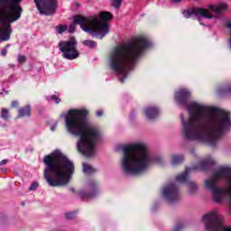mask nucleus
<instances>
[{
    "label": "nucleus",
    "mask_w": 231,
    "mask_h": 231,
    "mask_svg": "<svg viewBox=\"0 0 231 231\" xmlns=\"http://www.w3.org/2000/svg\"><path fill=\"white\" fill-rule=\"evenodd\" d=\"M174 98L188 111V118L180 114L181 134L185 140L202 142L209 147H216L219 140L230 132L229 112L196 101L189 103L190 91L187 88L175 92Z\"/></svg>",
    "instance_id": "1"
},
{
    "label": "nucleus",
    "mask_w": 231,
    "mask_h": 231,
    "mask_svg": "<svg viewBox=\"0 0 231 231\" xmlns=\"http://www.w3.org/2000/svg\"><path fill=\"white\" fill-rule=\"evenodd\" d=\"M88 115V109H69L65 116V129L72 136H79L76 143L79 152L93 158L97 155V143L102 140V132L89 122Z\"/></svg>",
    "instance_id": "2"
},
{
    "label": "nucleus",
    "mask_w": 231,
    "mask_h": 231,
    "mask_svg": "<svg viewBox=\"0 0 231 231\" xmlns=\"http://www.w3.org/2000/svg\"><path fill=\"white\" fill-rule=\"evenodd\" d=\"M152 43L146 37H138L134 42L116 47L108 56V68L118 77L119 82L124 84L129 73L134 69V66L140 56L145 50H149Z\"/></svg>",
    "instance_id": "3"
},
{
    "label": "nucleus",
    "mask_w": 231,
    "mask_h": 231,
    "mask_svg": "<svg viewBox=\"0 0 231 231\" xmlns=\"http://www.w3.org/2000/svg\"><path fill=\"white\" fill-rule=\"evenodd\" d=\"M123 152L120 160L121 170L127 176H142L147 172L152 162L163 163L162 156L152 157L147 145L143 143H134L119 146Z\"/></svg>",
    "instance_id": "4"
},
{
    "label": "nucleus",
    "mask_w": 231,
    "mask_h": 231,
    "mask_svg": "<svg viewBox=\"0 0 231 231\" xmlns=\"http://www.w3.org/2000/svg\"><path fill=\"white\" fill-rule=\"evenodd\" d=\"M42 162L45 165L43 176L50 187H64L75 174V163L60 150L45 155Z\"/></svg>",
    "instance_id": "5"
},
{
    "label": "nucleus",
    "mask_w": 231,
    "mask_h": 231,
    "mask_svg": "<svg viewBox=\"0 0 231 231\" xmlns=\"http://www.w3.org/2000/svg\"><path fill=\"white\" fill-rule=\"evenodd\" d=\"M113 19V14L109 12H101L94 16H74V23L69 26V33H73L77 28V24L80 26L83 32L89 33L97 39H102L109 33L108 21Z\"/></svg>",
    "instance_id": "6"
},
{
    "label": "nucleus",
    "mask_w": 231,
    "mask_h": 231,
    "mask_svg": "<svg viewBox=\"0 0 231 231\" xmlns=\"http://www.w3.org/2000/svg\"><path fill=\"white\" fill-rule=\"evenodd\" d=\"M23 0H0V42L10 41L12 23L19 21L23 7L19 5Z\"/></svg>",
    "instance_id": "7"
},
{
    "label": "nucleus",
    "mask_w": 231,
    "mask_h": 231,
    "mask_svg": "<svg viewBox=\"0 0 231 231\" xmlns=\"http://www.w3.org/2000/svg\"><path fill=\"white\" fill-rule=\"evenodd\" d=\"M207 231H231L230 226H223V217L217 210L207 213L202 217Z\"/></svg>",
    "instance_id": "8"
},
{
    "label": "nucleus",
    "mask_w": 231,
    "mask_h": 231,
    "mask_svg": "<svg viewBox=\"0 0 231 231\" xmlns=\"http://www.w3.org/2000/svg\"><path fill=\"white\" fill-rule=\"evenodd\" d=\"M79 42L75 38H70L69 41L60 42L59 48L62 53V57L67 60H75L80 57V52L77 50Z\"/></svg>",
    "instance_id": "9"
},
{
    "label": "nucleus",
    "mask_w": 231,
    "mask_h": 231,
    "mask_svg": "<svg viewBox=\"0 0 231 231\" xmlns=\"http://www.w3.org/2000/svg\"><path fill=\"white\" fill-rule=\"evenodd\" d=\"M100 192V182L95 179H90L86 182L84 188L78 191V196L82 201H88V199H93L97 198Z\"/></svg>",
    "instance_id": "10"
},
{
    "label": "nucleus",
    "mask_w": 231,
    "mask_h": 231,
    "mask_svg": "<svg viewBox=\"0 0 231 231\" xmlns=\"http://www.w3.org/2000/svg\"><path fill=\"white\" fill-rule=\"evenodd\" d=\"M180 196V189L174 182H170L162 189V198H163L165 201H168V203H178Z\"/></svg>",
    "instance_id": "11"
},
{
    "label": "nucleus",
    "mask_w": 231,
    "mask_h": 231,
    "mask_svg": "<svg viewBox=\"0 0 231 231\" xmlns=\"http://www.w3.org/2000/svg\"><path fill=\"white\" fill-rule=\"evenodd\" d=\"M198 171V166L186 168L185 171L180 173L176 177V181L178 183H186L189 188V194H194L198 190V184L196 182L189 180V175L190 172H196Z\"/></svg>",
    "instance_id": "12"
},
{
    "label": "nucleus",
    "mask_w": 231,
    "mask_h": 231,
    "mask_svg": "<svg viewBox=\"0 0 231 231\" xmlns=\"http://www.w3.org/2000/svg\"><path fill=\"white\" fill-rule=\"evenodd\" d=\"M57 0H34L41 15H53L57 12Z\"/></svg>",
    "instance_id": "13"
},
{
    "label": "nucleus",
    "mask_w": 231,
    "mask_h": 231,
    "mask_svg": "<svg viewBox=\"0 0 231 231\" xmlns=\"http://www.w3.org/2000/svg\"><path fill=\"white\" fill-rule=\"evenodd\" d=\"M182 15L186 19H190L191 17H199V23L201 25H203V23H201V17H203V19H212L214 17L208 13L207 9L198 7L183 10Z\"/></svg>",
    "instance_id": "14"
},
{
    "label": "nucleus",
    "mask_w": 231,
    "mask_h": 231,
    "mask_svg": "<svg viewBox=\"0 0 231 231\" xmlns=\"http://www.w3.org/2000/svg\"><path fill=\"white\" fill-rule=\"evenodd\" d=\"M144 115L148 120H155L160 115V108L156 106H148L144 108Z\"/></svg>",
    "instance_id": "15"
},
{
    "label": "nucleus",
    "mask_w": 231,
    "mask_h": 231,
    "mask_svg": "<svg viewBox=\"0 0 231 231\" xmlns=\"http://www.w3.org/2000/svg\"><path fill=\"white\" fill-rule=\"evenodd\" d=\"M228 5L226 3H220L218 5H209V10H212L217 15H221L224 12H226Z\"/></svg>",
    "instance_id": "16"
},
{
    "label": "nucleus",
    "mask_w": 231,
    "mask_h": 231,
    "mask_svg": "<svg viewBox=\"0 0 231 231\" xmlns=\"http://www.w3.org/2000/svg\"><path fill=\"white\" fill-rule=\"evenodd\" d=\"M31 115L32 106L30 105L18 109V118H24V116H30Z\"/></svg>",
    "instance_id": "17"
},
{
    "label": "nucleus",
    "mask_w": 231,
    "mask_h": 231,
    "mask_svg": "<svg viewBox=\"0 0 231 231\" xmlns=\"http://www.w3.org/2000/svg\"><path fill=\"white\" fill-rule=\"evenodd\" d=\"M218 95H225L226 97H231V83H226L223 87L217 89Z\"/></svg>",
    "instance_id": "18"
},
{
    "label": "nucleus",
    "mask_w": 231,
    "mask_h": 231,
    "mask_svg": "<svg viewBox=\"0 0 231 231\" xmlns=\"http://www.w3.org/2000/svg\"><path fill=\"white\" fill-rule=\"evenodd\" d=\"M185 162V156L182 154H173L171 155V165H180Z\"/></svg>",
    "instance_id": "19"
},
{
    "label": "nucleus",
    "mask_w": 231,
    "mask_h": 231,
    "mask_svg": "<svg viewBox=\"0 0 231 231\" xmlns=\"http://www.w3.org/2000/svg\"><path fill=\"white\" fill-rule=\"evenodd\" d=\"M214 164V161L210 159L203 160L199 162V168L201 171H208L210 169V166Z\"/></svg>",
    "instance_id": "20"
},
{
    "label": "nucleus",
    "mask_w": 231,
    "mask_h": 231,
    "mask_svg": "<svg viewBox=\"0 0 231 231\" xmlns=\"http://www.w3.org/2000/svg\"><path fill=\"white\" fill-rule=\"evenodd\" d=\"M82 167H83V172L85 174H95V172H97V169H95L93 166L86 162L82 163Z\"/></svg>",
    "instance_id": "21"
},
{
    "label": "nucleus",
    "mask_w": 231,
    "mask_h": 231,
    "mask_svg": "<svg viewBox=\"0 0 231 231\" xmlns=\"http://www.w3.org/2000/svg\"><path fill=\"white\" fill-rule=\"evenodd\" d=\"M0 118H2V120H5V122H8V120H10V112L7 108L1 109Z\"/></svg>",
    "instance_id": "22"
},
{
    "label": "nucleus",
    "mask_w": 231,
    "mask_h": 231,
    "mask_svg": "<svg viewBox=\"0 0 231 231\" xmlns=\"http://www.w3.org/2000/svg\"><path fill=\"white\" fill-rule=\"evenodd\" d=\"M49 102H55V104H60V98H59V96L52 95L46 97Z\"/></svg>",
    "instance_id": "23"
},
{
    "label": "nucleus",
    "mask_w": 231,
    "mask_h": 231,
    "mask_svg": "<svg viewBox=\"0 0 231 231\" xmlns=\"http://www.w3.org/2000/svg\"><path fill=\"white\" fill-rule=\"evenodd\" d=\"M183 228H185V223L184 222H179L177 223L171 231H183Z\"/></svg>",
    "instance_id": "24"
},
{
    "label": "nucleus",
    "mask_w": 231,
    "mask_h": 231,
    "mask_svg": "<svg viewBox=\"0 0 231 231\" xmlns=\"http://www.w3.org/2000/svg\"><path fill=\"white\" fill-rule=\"evenodd\" d=\"M84 46H87L88 48H96L97 47V42L92 40H87L83 42Z\"/></svg>",
    "instance_id": "25"
},
{
    "label": "nucleus",
    "mask_w": 231,
    "mask_h": 231,
    "mask_svg": "<svg viewBox=\"0 0 231 231\" xmlns=\"http://www.w3.org/2000/svg\"><path fill=\"white\" fill-rule=\"evenodd\" d=\"M55 30L58 33L62 34V33H64V32H66V30H68V26L67 25H58L55 27Z\"/></svg>",
    "instance_id": "26"
},
{
    "label": "nucleus",
    "mask_w": 231,
    "mask_h": 231,
    "mask_svg": "<svg viewBox=\"0 0 231 231\" xmlns=\"http://www.w3.org/2000/svg\"><path fill=\"white\" fill-rule=\"evenodd\" d=\"M112 6L118 10L122 6V0H112Z\"/></svg>",
    "instance_id": "27"
},
{
    "label": "nucleus",
    "mask_w": 231,
    "mask_h": 231,
    "mask_svg": "<svg viewBox=\"0 0 231 231\" xmlns=\"http://www.w3.org/2000/svg\"><path fill=\"white\" fill-rule=\"evenodd\" d=\"M65 217L66 219H69V220L75 219V213L73 212L65 213Z\"/></svg>",
    "instance_id": "28"
},
{
    "label": "nucleus",
    "mask_w": 231,
    "mask_h": 231,
    "mask_svg": "<svg viewBox=\"0 0 231 231\" xmlns=\"http://www.w3.org/2000/svg\"><path fill=\"white\" fill-rule=\"evenodd\" d=\"M39 189V183L38 182H32L31 186L29 187V190H37Z\"/></svg>",
    "instance_id": "29"
},
{
    "label": "nucleus",
    "mask_w": 231,
    "mask_h": 231,
    "mask_svg": "<svg viewBox=\"0 0 231 231\" xmlns=\"http://www.w3.org/2000/svg\"><path fill=\"white\" fill-rule=\"evenodd\" d=\"M159 208H160V202L155 201L152 206V212H156V210H158Z\"/></svg>",
    "instance_id": "30"
},
{
    "label": "nucleus",
    "mask_w": 231,
    "mask_h": 231,
    "mask_svg": "<svg viewBox=\"0 0 231 231\" xmlns=\"http://www.w3.org/2000/svg\"><path fill=\"white\" fill-rule=\"evenodd\" d=\"M18 62H20V64H24V62H26V57L23 55H18Z\"/></svg>",
    "instance_id": "31"
},
{
    "label": "nucleus",
    "mask_w": 231,
    "mask_h": 231,
    "mask_svg": "<svg viewBox=\"0 0 231 231\" xmlns=\"http://www.w3.org/2000/svg\"><path fill=\"white\" fill-rule=\"evenodd\" d=\"M11 107L14 109L15 107H19V101L14 100L11 102Z\"/></svg>",
    "instance_id": "32"
},
{
    "label": "nucleus",
    "mask_w": 231,
    "mask_h": 231,
    "mask_svg": "<svg viewBox=\"0 0 231 231\" xmlns=\"http://www.w3.org/2000/svg\"><path fill=\"white\" fill-rule=\"evenodd\" d=\"M6 53H7L6 49H3V50L1 51V55H2V57H6Z\"/></svg>",
    "instance_id": "33"
},
{
    "label": "nucleus",
    "mask_w": 231,
    "mask_h": 231,
    "mask_svg": "<svg viewBox=\"0 0 231 231\" xmlns=\"http://www.w3.org/2000/svg\"><path fill=\"white\" fill-rule=\"evenodd\" d=\"M58 122H55L54 125L51 127V131H55L57 129Z\"/></svg>",
    "instance_id": "34"
},
{
    "label": "nucleus",
    "mask_w": 231,
    "mask_h": 231,
    "mask_svg": "<svg viewBox=\"0 0 231 231\" xmlns=\"http://www.w3.org/2000/svg\"><path fill=\"white\" fill-rule=\"evenodd\" d=\"M6 163H8V160L4 159L3 161L0 162V166L6 165Z\"/></svg>",
    "instance_id": "35"
},
{
    "label": "nucleus",
    "mask_w": 231,
    "mask_h": 231,
    "mask_svg": "<svg viewBox=\"0 0 231 231\" xmlns=\"http://www.w3.org/2000/svg\"><path fill=\"white\" fill-rule=\"evenodd\" d=\"M102 115H104V111L98 110V111L97 112V116H102Z\"/></svg>",
    "instance_id": "36"
},
{
    "label": "nucleus",
    "mask_w": 231,
    "mask_h": 231,
    "mask_svg": "<svg viewBox=\"0 0 231 231\" xmlns=\"http://www.w3.org/2000/svg\"><path fill=\"white\" fill-rule=\"evenodd\" d=\"M182 0H170V3H173L176 5V3H181Z\"/></svg>",
    "instance_id": "37"
},
{
    "label": "nucleus",
    "mask_w": 231,
    "mask_h": 231,
    "mask_svg": "<svg viewBox=\"0 0 231 231\" xmlns=\"http://www.w3.org/2000/svg\"><path fill=\"white\" fill-rule=\"evenodd\" d=\"M8 67L12 69V68H15V65H14V64L10 63V64L8 65Z\"/></svg>",
    "instance_id": "38"
},
{
    "label": "nucleus",
    "mask_w": 231,
    "mask_h": 231,
    "mask_svg": "<svg viewBox=\"0 0 231 231\" xmlns=\"http://www.w3.org/2000/svg\"><path fill=\"white\" fill-rule=\"evenodd\" d=\"M70 192H72L73 194H75V192H76L75 188H70Z\"/></svg>",
    "instance_id": "39"
},
{
    "label": "nucleus",
    "mask_w": 231,
    "mask_h": 231,
    "mask_svg": "<svg viewBox=\"0 0 231 231\" xmlns=\"http://www.w3.org/2000/svg\"><path fill=\"white\" fill-rule=\"evenodd\" d=\"M8 48H10V44H6L4 50H8Z\"/></svg>",
    "instance_id": "40"
},
{
    "label": "nucleus",
    "mask_w": 231,
    "mask_h": 231,
    "mask_svg": "<svg viewBox=\"0 0 231 231\" xmlns=\"http://www.w3.org/2000/svg\"><path fill=\"white\" fill-rule=\"evenodd\" d=\"M3 92L5 93V95H8V91L6 89H3Z\"/></svg>",
    "instance_id": "41"
},
{
    "label": "nucleus",
    "mask_w": 231,
    "mask_h": 231,
    "mask_svg": "<svg viewBox=\"0 0 231 231\" xmlns=\"http://www.w3.org/2000/svg\"><path fill=\"white\" fill-rule=\"evenodd\" d=\"M190 153H191V154H194V150H191V151H190Z\"/></svg>",
    "instance_id": "42"
},
{
    "label": "nucleus",
    "mask_w": 231,
    "mask_h": 231,
    "mask_svg": "<svg viewBox=\"0 0 231 231\" xmlns=\"http://www.w3.org/2000/svg\"><path fill=\"white\" fill-rule=\"evenodd\" d=\"M13 77H14V75L12 74V75L10 76V78L13 79Z\"/></svg>",
    "instance_id": "43"
},
{
    "label": "nucleus",
    "mask_w": 231,
    "mask_h": 231,
    "mask_svg": "<svg viewBox=\"0 0 231 231\" xmlns=\"http://www.w3.org/2000/svg\"><path fill=\"white\" fill-rule=\"evenodd\" d=\"M0 95H3V92H1Z\"/></svg>",
    "instance_id": "44"
},
{
    "label": "nucleus",
    "mask_w": 231,
    "mask_h": 231,
    "mask_svg": "<svg viewBox=\"0 0 231 231\" xmlns=\"http://www.w3.org/2000/svg\"><path fill=\"white\" fill-rule=\"evenodd\" d=\"M22 205H24V202H23Z\"/></svg>",
    "instance_id": "45"
}]
</instances>
